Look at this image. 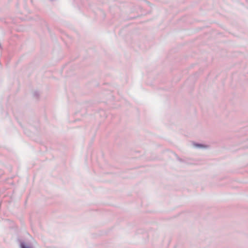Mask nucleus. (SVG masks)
Here are the masks:
<instances>
[{
	"instance_id": "obj_1",
	"label": "nucleus",
	"mask_w": 248,
	"mask_h": 248,
	"mask_svg": "<svg viewBox=\"0 0 248 248\" xmlns=\"http://www.w3.org/2000/svg\"><path fill=\"white\" fill-rule=\"evenodd\" d=\"M21 248H29V247H27L25 246H24V245H21Z\"/></svg>"
}]
</instances>
